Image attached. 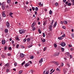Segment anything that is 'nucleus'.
I'll return each instance as SVG.
<instances>
[{
    "mask_svg": "<svg viewBox=\"0 0 74 74\" xmlns=\"http://www.w3.org/2000/svg\"><path fill=\"white\" fill-rule=\"evenodd\" d=\"M61 49L62 50V52H64V48H61Z\"/></svg>",
    "mask_w": 74,
    "mask_h": 74,
    "instance_id": "6ab92c4d",
    "label": "nucleus"
},
{
    "mask_svg": "<svg viewBox=\"0 0 74 74\" xmlns=\"http://www.w3.org/2000/svg\"><path fill=\"white\" fill-rule=\"evenodd\" d=\"M46 48H47L46 47H44V49H43L44 51H45V50H46Z\"/></svg>",
    "mask_w": 74,
    "mask_h": 74,
    "instance_id": "a19ab883",
    "label": "nucleus"
},
{
    "mask_svg": "<svg viewBox=\"0 0 74 74\" xmlns=\"http://www.w3.org/2000/svg\"><path fill=\"white\" fill-rule=\"evenodd\" d=\"M38 32H39L40 34H41V30H40V29H38Z\"/></svg>",
    "mask_w": 74,
    "mask_h": 74,
    "instance_id": "393cba45",
    "label": "nucleus"
},
{
    "mask_svg": "<svg viewBox=\"0 0 74 74\" xmlns=\"http://www.w3.org/2000/svg\"><path fill=\"white\" fill-rule=\"evenodd\" d=\"M53 22H54V21H53V20H52L51 23V25H53Z\"/></svg>",
    "mask_w": 74,
    "mask_h": 74,
    "instance_id": "e433bc0d",
    "label": "nucleus"
},
{
    "mask_svg": "<svg viewBox=\"0 0 74 74\" xmlns=\"http://www.w3.org/2000/svg\"><path fill=\"white\" fill-rule=\"evenodd\" d=\"M45 33H43V37H45Z\"/></svg>",
    "mask_w": 74,
    "mask_h": 74,
    "instance_id": "c03bdc74",
    "label": "nucleus"
},
{
    "mask_svg": "<svg viewBox=\"0 0 74 74\" xmlns=\"http://www.w3.org/2000/svg\"><path fill=\"white\" fill-rule=\"evenodd\" d=\"M21 48H25V47H24V46H21Z\"/></svg>",
    "mask_w": 74,
    "mask_h": 74,
    "instance_id": "052dcab7",
    "label": "nucleus"
},
{
    "mask_svg": "<svg viewBox=\"0 0 74 74\" xmlns=\"http://www.w3.org/2000/svg\"><path fill=\"white\" fill-rule=\"evenodd\" d=\"M54 46L55 48H56V47H57V45H56V43H54Z\"/></svg>",
    "mask_w": 74,
    "mask_h": 74,
    "instance_id": "aec40b11",
    "label": "nucleus"
},
{
    "mask_svg": "<svg viewBox=\"0 0 74 74\" xmlns=\"http://www.w3.org/2000/svg\"><path fill=\"white\" fill-rule=\"evenodd\" d=\"M62 28H63V29H65V28H66V27L65 26H62Z\"/></svg>",
    "mask_w": 74,
    "mask_h": 74,
    "instance_id": "3c124183",
    "label": "nucleus"
},
{
    "mask_svg": "<svg viewBox=\"0 0 74 74\" xmlns=\"http://www.w3.org/2000/svg\"><path fill=\"white\" fill-rule=\"evenodd\" d=\"M32 8L33 10V11H34L35 10V8L34 7H32Z\"/></svg>",
    "mask_w": 74,
    "mask_h": 74,
    "instance_id": "a18cd8bd",
    "label": "nucleus"
},
{
    "mask_svg": "<svg viewBox=\"0 0 74 74\" xmlns=\"http://www.w3.org/2000/svg\"><path fill=\"white\" fill-rule=\"evenodd\" d=\"M67 54L68 55V56H69V55H70V53H69V52H67Z\"/></svg>",
    "mask_w": 74,
    "mask_h": 74,
    "instance_id": "864d4df0",
    "label": "nucleus"
},
{
    "mask_svg": "<svg viewBox=\"0 0 74 74\" xmlns=\"http://www.w3.org/2000/svg\"><path fill=\"white\" fill-rule=\"evenodd\" d=\"M31 72L32 73H33L34 72V70H33V69L31 70Z\"/></svg>",
    "mask_w": 74,
    "mask_h": 74,
    "instance_id": "c756f323",
    "label": "nucleus"
},
{
    "mask_svg": "<svg viewBox=\"0 0 74 74\" xmlns=\"http://www.w3.org/2000/svg\"><path fill=\"white\" fill-rule=\"evenodd\" d=\"M43 60H42V58H41L39 61L40 63H42L43 61Z\"/></svg>",
    "mask_w": 74,
    "mask_h": 74,
    "instance_id": "ddd939ff",
    "label": "nucleus"
},
{
    "mask_svg": "<svg viewBox=\"0 0 74 74\" xmlns=\"http://www.w3.org/2000/svg\"><path fill=\"white\" fill-rule=\"evenodd\" d=\"M55 63L57 64V65H59V63L58 62H55Z\"/></svg>",
    "mask_w": 74,
    "mask_h": 74,
    "instance_id": "f3484780",
    "label": "nucleus"
},
{
    "mask_svg": "<svg viewBox=\"0 0 74 74\" xmlns=\"http://www.w3.org/2000/svg\"><path fill=\"white\" fill-rule=\"evenodd\" d=\"M16 39L17 40V41L19 40V38H18V37L16 38Z\"/></svg>",
    "mask_w": 74,
    "mask_h": 74,
    "instance_id": "bb28decb",
    "label": "nucleus"
},
{
    "mask_svg": "<svg viewBox=\"0 0 74 74\" xmlns=\"http://www.w3.org/2000/svg\"><path fill=\"white\" fill-rule=\"evenodd\" d=\"M46 22H44L43 23V25L44 26H45V25H46Z\"/></svg>",
    "mask_w": 74,
    "mask_h": 74,
    "instance_id": "de8ad7c7",
    "label": "nucleus"
},
{
    "mask_svg": "<svg viewBox=\"0 0 74 74\" xmlns=\"http://www.w3.org/2000/svg\"><path fill=\"white\" fill-rule=\"evenodd\" d=\"M7 2L8 4H10L11 2V0H8L7 1Z\"/></svg>",
    "mask_w": 74,
    "mask_h": 74,
    "instance_id": "a211bd4d",
    "label": "nucleus"
},
{
    "mask_svg": "<svg viewBox=\"0 0 74 74\" xmlns=\"http://www.w3.org/2000/svg\"><path fill=\"white\" fill-rule=\"evenodd\" d=\"M49 14L50 15H51L52 14V11L50 10L49 12Z\"/></svg>",
    "mask_w": 74,
    "mask_h": 74,
    "instance_id": "dca6fc26",
    "label": "nucleus"
},
{
    "mask_svg": "<svg viewBox=\"0 0 74 74\" xmlns=\"http://www.w3.org/2000/svg\"><path fill=\"white\" fill-rule=\"evenodd\" d=\"M66 1V0H63V2L65 3Z\"/></svg>",
    "mask_w": 74,
    "mask_h": 74,
    "instance_id": "bf43d9fd",
    "label": "nucleus"
},
{
    "mask_svg": "<svg viewBox=\"0 0 74 74\" xmlns=\"http://www.w3.org/2000/svg\"><path fill=\"white\" fill-rule=\"evenodd\" d=\"M62 38H62V37L60 36V37H58V39L59 40H62Z\"/></svg>",
    "mask_w": 74,
    "mask_h": 74,
    "instance_id": "9b49d317",
    "label": "nucleus"
},
{
    "mask_svg": "<svg viewBox=\"0 0 74 74\" xmlns=\"http://www.w3.org/2000/svg\"><path fill=\"white\" fill-rule=\"evenodd\" d=\"M30 65V64L28 63H26L25 65V67H28Z\"/></svg>",
    "mask_w": 74,
    "mask_h": 74,
    "instance_id": "1a4fd4ad",
    "label": "nucleus"
},
{
    "mask_svg": "<svg viewBox=\"0 0 74 74\" xmlns=\"http://www.w3.org/2000/svg\"><path fill=\"white\" fill-rule=\"evenodd\" d=\"M36 30V28H35V27H34L32 28V30H33V31H34V30Z\"/></svg>",
    "mask_w": 74,
    "mask_h": 74,
    "instance_id": "4c0bfd02",
    "label": "nucleus"
},
{
    "mask_svg": "<svg viewBox=\"0 0 74 74\" xmlns=\"http://www.w3.org/2000/svg\"><path fill=\"white\" fill-rule=\"evenodd\" d=\"M41 3V2H40V3H39V6H40V7L42 6V5H43Z\"/></svg>",
    "mask_w": 74,
    "mask_h": 74,
    "instance_id": "f8f14e48",
    "label": "nucleus"
},
{
    "mask_svg": "<svg viewBox=\"0 0 74 74\" xmlns=\"http://www.w3.org/2000/svg\"><path fill=\"white\" fill-rule=\"evenodd\" d=\"M8 30L7 29H6L5 30V33H8Z\"/></svg>",
    "mask_w": 74,
    "mask_h": 74,
    "instance_id": "4468645a",
    "label": "nucleus"
},
{
    "mask_svg": "<svg viewBox=\"0 0 74 74\" xmlns=\"http://www.w3.org/2000/svg\"><path fill=\"white\" fill-rule=\"evenodd\" d=\"M35 10L36 11H38V8L37 7L36 8Z\"/></svg>",
    "mask_w": 74,
    "mask_h": 74,
    "instance_id": "7c9ffc66",
    "label": "nucleus"
},
{
    "mask_svg": "<svg viewBox=\"0 0 74 74\" xmlns=\"http://www.w3.org/2000/svg\"><path fill=\"white\" fill-rule=\"evenodd\" d=\"M58 5V3L56 2V3L55 5H56V6H57Z\"/></svg>",
    "mask_w": 74,
    "mask_h": 74,
    "instance_id": "6e6d98bb",
    "label": "nucleus"
},
{
    "mask_svg": "<svg viewBox=\"0 0 74 74\" xmlns=\"http://www.w3.org/2000/svg\"><path fill=\"white\" fill-rule=\"evenodd\" d=\"M56 70H57V71H60V69H59V68H57Z\"/></svg>",
    "mask_w": 74,
    "mask_h": 74,
    "instance_id": "09e8293b",
    "label": "nucleus"
},
{
    "mask_svg": "<svg viewBox=\"0 0 74 74\" xmlns=\"http://www.w3.org/2000/svg\"><path fill=\"white\" fill-rule=\"evenodd\" d=\"M64 23L65 25H67V22L66 21H64Z\"/></svg>",
    "mask_w": 74,
    "mask_h": 74,
    "instance_id": "2eb2a0df",
    "label": "nucleus"
},
{
    "mask_svg": "<svg viewBox=\"0 0 74 74\" xmlns=\"http://www.w3.org/2000/svg\"><path fill=\"white\" fill-rule=\"evenodd\" d=\"M2 43L3 45H4V44H5V40H2Z\"/></svg>",
    "mask_w": 74,
    "mask_h": 74,
    "instance_id": "0eeeda50",
    "label": "nucleus"
},
{
    "mask_svg": "<svg viewBox=\"0 0 74 74\" xmlns=\"http://www.w3.org/2000/svg\"><path fill=\"white\" fill-rule=\"evenodd\" d=\"M6 25H7V26L8 27H9V26H10V23H9V22H7L6 23Z\"/></svg>",
    "mask_w": 74,
    "mask_h": 74,
    "instance_id": "6e6552de",
    "label": "nucleus"
},
{
    "mask_svg": "<svg viewBox=\"0 0 74 74\" xmlns=\"http://www.w3.org/2000/svg\"><path fill=\"white\" fill-rule=\"evenodd\" d=\"M13 14V13H10L9 14V15L10 16H12V15Z\"/></svg>",
    "mask_w": 74,
    "mask_h": 74,
    "instance_id": "cd10ccee",
    "label": "nucleus"
},
{
    "mask_svg": "<svg viewBox=\"0 0 74 74\" xmlns=\"http://www.w3.org/2000/svg\"><path fill=\"white\" fill-rule=\"evenodd\" d=\"M26 39L25 38L23 40V41H24V42H26Z\"/></svg>",
    "mask_w": 74,
    "mask_h": 74,
    "instance_id": "49530a36",
    "label": "nucleus"
},
{
    "mask_svg": "<svg viewBox=\"0 0 74 74\" xmlns=\"http://www.w3.org/2000/svg\"><path fill=\"white\" fill-rule=\"evenodd\" d=\"M37 13L36 11H35V14L36 15H37Z\"/></svg>",
    "mask_w": 74,
    "mask_h": 74,
    "instance_id": "37998d69",
    "label": "nucleus"
},
{
    "mask_svg": "<svg viewBox=\"0 0 74 74\" xmlns=\"http://www.w3.org/2000/svg\"><path fill=\"white\" fill-rule=\"evenodd\" d=\"M61 64L62 67H63V65H64V64L63 63H61Z\"/></svg>",
    "mask_w": 74,
    "mask_h": 74,
    "instance_id": "58836bf2",
    "label": "nucleus"
},
{
    "mask_svg": "<svg viewBox=\"0 0 74 74\" xmlns=\"http://www.w3.org/2000/svg\"><path fill=\"white\" fill-rule=\"evenodd\" d=\"M2 8L3 10H5V5L3 3L2 4Z\"/></svg>",
    "mask_w": 74,
    "mask_h": 74,
    "instance_id": "39448f33",
    "label": "nucleus"
},
{
    "mask_svg": "<svg viewBox=\"0 0 74 74\" xmlns=\"http://www.w3.org/2000/svg\"><path fill=\"white\" fill-rule=\"evenodd\" d=\"M72 5H74V0H73V3Z\"/></svg>",
    "mask_w": 74,
    "mask_h": 74,
    "instance_id": "774afa93",
    "label": "nucleus"
},
{
    "mask_svg": "<svg viewBox=\"0 0 74 74\" xmlns=\"http://www.w3.org/2000/svg\"><path fill=\"white\" fill-rule=\"evenodd\" d=\"M67 66H68L69 67H70V65H69V64L67 63Z\"/></svg>",
    "mask_w": 74,
    "mask_h": 74,
    "instance_id": "680f3d73",
    "label": "nucleus"
},
{
    "mask_svg": "<svg viewBox=\"0 0 74 74\" xmlns=\"http://www.w3.org/2000/svg\"><path fill=\"white\" fill-rule=\"evenodd\" d=\"M49 73V72L48 71H47L46 73L45 74H48Z\"/></svg>",
    "mask_w": 74,
    "mask_h": 74,
    "instance_id": "338daca9",
    "label": "nucleus"
},
{
    "mask_svg": "<svg viewBox=\"0 0 74 74\" xmlns=\"http://www.w3.org/2000/svg\"><path fill=\"white\" fill-rule=\"evenodd\" d=\"M59 53L58 52L54 54V56H59Z\"/></svg>",
    "mask_w": 74,
    "mask_h": 74,
    "instance_id": "20e7f679",
    "label": "nucleus"
},
{
    "mask_svg": "<svg viewBox=\"0 0 74 74\" xmlns=\"http://www.w3.org/2000/svg\"><path fill=\"white\" fill-rule=\"evenodd\" d=\"M65 34H64V35H62L61 37H62V38L63 37H63H65Z\"/></svg>",
    "mask_w": 74,
    "mask_h": 74,
    "instance_id": "ea45409f",
    "label": "nucleus"
},
{
    "mask_svg": "<svg viewBox=\"0 0 74 74\" xmlns=\"http://www.w3.org/2000/svg\"><path fill=\"white\" fill-rule=\"evenodd\" d=\"M14 65L15 66H17V63L16 62H15L14 63Z\"/></svg>",
    "mask_w": 74,
    "mask_h": 74,
    "instance_id": "2f4dec72",
    "label": "nucleus"
},
{
    "mask_svg": "<svg viewBox=\"0 0 74 74\" xmlns=\"http://www.w3.org/2000/svg\"><path fill=\"white\" fill-rule=\"evenodd\" d=\"M30 40V38H28L27 39V41L28 42H29V41Z\"/></svg>",
    "mask_w": 74,
    "mask_h": 74,
    "instance_id": "72a5a7b5",
    "label": "nucleus"
},
{
    "mask_svg": "<svg viewBox=\"0 0 74 74\" xmlns=\"http://www.w3.org/2000/svg\"><path fill=\"white\" fill-rule=\"evenodd\" d=\"M11 49H12L11 47H10L9 48V50H11Z\"/></svg>",
    "mask_w": 74,
    "mask_h": 74,
    "instance_id": "603ef678",
    "label": "nucleus"
},
{
    "mask_svg": "<svg viewBox=\"0 0 74 74\" xmlns=\"http://www.w3.org/2000/svg\"><path fill=\"white\" fill-rule=\"evenodd\" d=\"M34 57H33V56H32L31 57H30V59H33Z\"/></svg>",
    "mask_w": 74,
    "mask_h": 74,
    "instance_id": "13d9d810",
    "label": "nucleus"
},
{
    "mask_svg": "<svg viewBox=\"0 0 74 74\" xmlns=\"http://www.w3.org/2000/svg\"><path fill=\"white\" fill-rule=\"evenodd\" d=\"M20 57H21V58H23L24 57V54L23 53H21Z\"/></svg>",
    "mask_w": 74,
    "mask_h": 74,
    "instance_id": "9d476101",
    "label": "nucleus"
},
{
    "mask_svg": "<svg viewBox=\"0 0 74 74\" xmlns=\"http://www.w3.org/2000/svg\"><path fill=\"white\" fill-rule=\"evenodd\" d=\"M9 71V69H7L6 71V73H8Z\"/></svg>",
    "mask_w": 74,
    "mask_h": 74,
    "instance_id": "5fc2aeb1",
    "label": "nucleus"
},
{
    "mask_svg": "<svg viewBox=\"0 0 74 74\" xmlns=\"http://www.w3.org/2000/svg\"><path fill=\"white\" fill-rule=\"evenodd\" d=\"M32 47V45L31 44L28 46V48H30V47Z\"/></svg>",
    "mask_w": 74,
    "mask_h": 74,
    "instance_id": "f704fd0d",
    "label": "nucleus"
},
{
    "mask_svg": "<svg viewBox=\"0 0 74 74\" xmlns=\"http://www.w3.org/2000/svg\"><path fill=\"white\" fill-rule=\"evenodd\" d=\"M65 4H68V1H67L65 2Z\"/></svg>",
    "mask_w": 74,
    "mask_h": 74,
    "instance_id": "e2e57ef3",
    "label": "nucleus"
},
{
    "mask_svg": "<svg viewBox=\"0 0 74 74\" xmlns=\"http://www.w3.org/2000/svg\"><path fill=\"white\" fill-rule=\"evenodd\" d=\"M6 66H7V67H9V64L8 63H7V64H6L5 65Z\"/></svg>",
    "mask_w": 74,
    "mask_h": 74,
    "instance_id": "a878e982",
    "label": "nucleus"
},
{
    "mask_svg": "<svg viewBox=\"0 0 74 74\" xmlns=\"http://www.w3.org/2000/svg\"><path fill=\"white\" fill-rule=\"evenodd\" d=\"M23 72V70H21L19 72V74H21V73Z\"/></svg>",
    "mask_w": 74,
    "mask_h": 74,
    "instance_id": "4be33fe9",
    "label": "nucleus"
},
{
    "mask_svg": "<svg viewBox=\"0 0 74 74\" xmlns=\"http://www.w3.org/2000/svg\"><path fill=\"white\" fill-rule=\"evenodd\" d=\"M26 4H29V3L28 2V1H27L26 3Z\"/></svg>",
    "mask_w": 74,
    "mask_h": 74,
    "instance_id": "0e129e2a",
    "label": "nucleus"
},
{
    "mask_svg": "<svg viewBox=\"0 0 74 74\" xmlns=\"http://www.w3.org/2000/svg\"><path fill=\"white\" fill-rule=\"evenodd\" d=\"M42 41L43 42H45V39H43V40H42Z\"/></svg>",
    "mask_w": 74,
    "mask_h": 74,
    "instance_id": "c85d7f7f",
    "label": "nucleus"
},
{
    "mask_svg": "<svg viewBox=\"0 0 74 74\" xmlns=\"http://www.w3.org/2000/svg\"><path fill=\"white\" fill-rule=\"evenodd\" d=\"M57 25V21H56L55 24H54V25H56V26Z\"/></svg>",
    "mask_w": 74,
    "mask_h": 74,
    "instance_id": "c9c22d12",
    "label": "nucleus"
},
{
    "mask_svg": "<svg viewBox=\"0 0 74 74\" xmlns=\"http://www.w3.org/2000/svg\"><path fill=\"white\" fill-rule=\"evenodd\" d=\"M2 16L3 17H5L6 16V15L5 14V11L2 12Z\"/></svg>",
    "mask_w": 74,
    "mask_h": 74,
    "instance_id": "423d86ee",
    "label": "nucleus"
},
{
    "mask_svg": "<svg viewBox=\"0 0 74 74\" xmlns=\"http://www.w3.org/2000/svg\"><path fill=\"white\" fill-rule=\"evenodd\" d=\"M5 50H6L7 49V46H5L4 47Z\"/></svg>",
    "mask_w": 74,
    "mask_h": 74,
    "instance_id": "4d7b16f0",
    "label": "nucleus"
},
{
    "mask_svg": "<svg viewBox=\"0 0 74 74\" xmlns=\"http://www.w3.org/2000/svg\"><path fill=\"white\" fill-rule=\"evenodd\" d=\"M52 26L53 25H52L51 24V25L49 27V29L51 30V31H52Z\"/></svg>",
    "mask_w": 74,
    "mask_h": 74,
    "instance_id": "7ed1b4c3",
    "label": "nucleus"
},
{
    "mask_svg": "<svg viewBox=\"0 0 74 74\" xmlns=\"http://www.w3.org/2000/svg\"><path fill=\"white\" fill-rule=\"evenodd\" d=\"M19 47V44H18L16 46V48H18V47Z\"/></svg>",
    "mask_w": 74,
    "mask_h": 74,
    "instance_id": "8fccbe9b",
    "label": "nucleus"
},
{
    "mask_svg": "<svg viewBox=\"0 0 74 74\" xmlns=\"http://www.w3.org/2000/svg\"><path fill=\"white\" fill-rule=\"evenodd\" d=\"M34 25H35V24H34V23H33V24H32V27H34Z\"/></svg>",
    "mask_w": 74,
    "mask_h": 74,
    "instance_id": "412c9836",
    "label": "nucleus"
},
{
    "mask_svg": "<svg viewBox=\"0 0 74 74\" xmlns=\"http://www.w3.org/2000/svg\"><path fill=\"white\" fill-rule=\"evenodd\" d=\"M25 61H24L21 64L22 66L23 64H25Z\"/></svg>",
    "mask_w": 74,
    "mask_h": 74,
    "instance_id": "5701e85b",
    "label": "nucleus"
},
{
    "mask_svg": "<svg viewBox=\"0 0 74 74\" xmlns=\"http://www.w3.org/2000/svg\"><path fill=\"white\" fill-rule=\"evenodd\" d=\"M67 5L68 6H70V5H71V4L70 3H69Z\"/></svg>",
    "mask_w": 74,
    "mask_h": 74,
    "instance_id": "b1692460",
    "label": "nucleus"
},
{
    "mask_svg": "<svg viewBox=\"0 0 74 74\" xmlns=\"http://www.w3.org/2000/svg\"><path fill=\"white\" fill-rule=\"evenodd\" d=\"M19 32L20 34H22L25 33V30H19Z\"/></svg>",
    "mask_w": 74,
    "mask_h": 74,
    "instance_id": "f257e3e1",
    "label": "nucleus"
},
{
    "mask_svg": "<svg viewBox=\"0 0 74 74\" xmlns=\"http://www.w3.org/2000/svg\"><path fill=\"white\" fill-rule=\"evenodd\" d=\"M72 38L74 37V34H72Z\"/></svg>",
    "mask_w": 74,
    "mask_h": 74,
    "instance_id": "79ce46f5",
    "label": "nucleus"
},
{
    "mask_svg": "<svg viewBox=\"0 0 74 74\" xmlns=\"http://www.w3.org/2000/svg\"><path fill=\"white\" fill-rule=\"evenodd\" d=\"M1 56H2V58H5V56H4V55H1Z\"/></svg>",
    "mask_w": 74,
    "mask_h": 74,
    "instance_id": "473e14b6",
    "label": "nucleus"
},
{
    "mask_svg": "<svg viewBox=\"0 0 74 74\" xmlns=\"http://www.w3.org/2000/svg\"><path fill=\"white\" fill-rule=\"evenodd\" d=\"M61 45L62 47H65L66 45V44L64 42H62L61 43Z\"/></svg>",
    "mask_w": 74,
    "mask_h": 74,
    "instance_id": "f03ea898",
    "label": "nucleus"
},
{
    "mask_svg": "<svg viewBox=\"0 0 74 74\" xmlns=\"http://www.w3.org/2000/svg\"><path fill=\"white\" fill-rule=\"evenodd\" d=\"M10 55H11V54H10V53H8V56H10Z\"/></svg>",
    "mask_w": 74,
    "mask_h": 74,
    "instance_id": "69168bd1",
    "label": "nucleus"
}]
</instances>
